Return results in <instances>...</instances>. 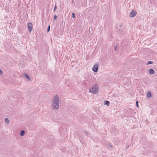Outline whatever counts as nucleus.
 I'll use <instances>...</instances> for the list:
<instances>
[{
  "label": "nucleus",
  "mask_w": 157,
  "mask_h": 157,
  "mask_svg": "<svg viewBox=\"0 0 157 157\" xmlns=\"http://www.w3.org/2000/svg\"><path fill=\"white\" fill-rule=\"evenodd\" d=\"M59 99L57 94H56L52 101V106L53 109H58L59 107Z\"/></svg>",
  "instance_id": "obj_1"
},
{
  "label": "nucleus",
  "mask_w": 157,
  "mask_h": 157,
  "mask_svg": "<svg viewBox=\"0 0 157 157\" xmlns=\"http://www.w3.org/2000/svg\"><path fill=\"white\" fill-rule=\"evenodd\" d=\"M89 91L93 94H97L99 92V87L98 85L96 83L93 87L90 89Z\"/></svg>",
  "instance_id": "obj_2"
},
{
  "label": "nucleus",
  "mask_w": 157,
  "mask_h": 157,
  "mask_svg": "<svg viewBox=\"0 0 157 157\" xmlns=\"http://www.w3.org/2000/svg\"><path fill=\"white\" fill-rule=\"evenodd\" d=\"M99 64L95 63L92 68V70L94 72H97L98 70Z\"/></svg>",
  "instance_id": "obj_3"
},
{
  "label": "nucleus",
  "mask_w": 157,
  "mask_h": 157,
  "mask_svg": "<svg viewBox=\"0 0 157 157\" xmlns=\"http://www.w3.org/2000/svg\"><path fill=\"white\" fill-rule=\"evenodd\" d=\"M137 13L136 11L133 10L130 13L129 16L131 18L134 17L136 16Z\"/></svg>",
  "instance_id": "obj_4"
},
{
  "label": "nucleus",
  "mask_w": 157,
  "mask_h": 157,
  "mask_svg": "<svg viewBox=\"0 0 157 157\" xmlns=\"http://www.w3.org/2000/svg\"><path fill=\"white\" fill-rule=\"evenodd\" d=\"M28 28L29 32H31L33 29V24L31 23L30 22L28 24Z\"/></svg>",
  "instance_id": "obj_5"
},
{
  "label": "nucleus",
  "mask_w": 157,
  "mask_h": 157,
  "mask_svg": "<svg viewBox=\"0 0 157 157\" xmlns=\"http://www.w3.org/2000/svg\"><path fill=\"white\" fill-rule=\"evenodd\" d=\"M148 72L151 75H153L155 73V71L154 70L150 68L148 70Z\"/></svg>",
  "instance_id": "obj_6"
},
{
  "label": "nucleus",
  "mask_w": 157,
  "mask_h": 157,
  "mask_svg": "<svg viewBox=\"0 0 157 157\" xmlns=\"http://www.w3.org/2000/svg\"><path fill=\"white\" fill-rule=\"evenodd\" d=\"M147 96L148 98H151L152 97L151 93V92L149 91L147 94Z\"/></svg>",
  "instance_id": "obj_7"
},
{
  "label": "nucleus",
  "mask_w": 157,
  "mask_h": 157,
  "mask_svg": "<svg viewBox=\"0 0 157 157\" xmlns=\"http://www.w3.org/2000/svg\"><path fill=\"white\" fill-rule=\"evenodd\" d=\"M24 75L25 77L28 80H30L31 79L30 78L27 74L26 73H24Z\"/></svg>",
  "instance_id": "obj_8"
},
{
  "label": "nucleus",
  "mask_w": 157,
  "mask_h": 157,
  "mask_svg": "<svg viewBox=\"0 0 157 157\" xmlns=\"http://www.w3.org/2000/svg\"><path fill=\"white\" fill-rule=\"evenodd\" d=\"M104 103L105 105H106L107 106H109L110 104L109 101L107 100L105 101Z\"/></svg>",
  "instance_id": "obj_9"
},
{
  "label": "nucleus",
  "mask_w": 157,
  "mask_h": 157,
  "mask_svg": "<svg viewBox=\"0 0 157 157\" xmlns=\"http://www.w3.org/2000/svg\"><path fill=\"white\" fill-rule=\"evenodd\" d=\"M25 131L22 130L21 131L20 135L21 136H23L25 135Z\"/></svg>",
  "instance_id": "obj_10"
},
{
  "label": "nucleus",
  "mask_w": 157,
  "mask_h": 157,
  "mask_svg": "<svg viewBox=\"0 0 157 157\" xmlns=\"http://www.w3.org/2000/svg\"><path fill=\"white\" fill-rule=\"evenodd\" d=\"M5 121L6 123L7 124H9L10 123L9 120V119L7 118H5Z\"/></svg>",
  "instance_id": "obj_11"
},
{
  "label": "nucleus",
  "mask_w": 157,
  "mask_h": 157,
  "mask_svg": "<svg viewBox=\"0 0 157 157\" xmlns=\"http://www.w3.org/2000/svg\"><path fill=\"white\" fill-rule=\"evenodd\" d=\"M154 62L153 61H148L146 63V65H149V64H152Z\"/></svg>",
  "instance_id": "obj_12"
},
{
  "label": "nucleus",
  "mask_w": 157,
  "mask_h": 157,
  "mask_svg": "<svg viewBox=\"0 0 157 157\" xmlns=\"http://www.w3.org/2000/svg\"><path fill=\"white\" fill-rule=\"evenodd\" d=\"M84 133L86 134V136H88L89 134L88 132L86 131H84Z\"/></svg>",
  "instance_id": "obj_13"
},
{
  "label": "nucleus",
  "mask_w": 157,
  "mask_h": 157,
  "mask_svg": "<svg viewBox=\"0 0 157 157\" xmlns=\"http://www.w3.org/2000/svg\"><path fill=\"white\" fill-rule=\"evenodd\" d=\"M57 8V7L56 6V4L55 5V6L54 7V10H53V12H54L56 11V9Z\"/></svg>",
  "instance_id": "obj_14"
},
{
  "label": "nucleus",
  "mask_w": 157,
  "mask_h": 157,
  "mask_svg": "<svg viewBox=\"0 0 157 157\" xmlns=\"http://www.w3.org/2000/svg\"><path fill=\"white\" fill-rule=\"evenodd\" d=\"M117 45H114V51H116L117 50Z\"/></svg>",
  "instance_id": "obj_15"
},
{
  "label": "nucleus",
  "mask_w": 157,
  "mask_h": 157,
  "mask_svg": "<svg viewBox=\"0 0 157 157\" xmlns=\"http://www.w3.org/2000/svg\"><path fill=\"white\" fill-rule=\"evenodd\" d=\"M50 25H49L47 28V31L48 32L50 31Z\"/></svg>",
  "instance_id": "obj_16"
},
{
  "label": "nucleus",
  "mask_w": 157,
  "mask_h": 157,
  "mask_svg": "<svg viewBox=\"0 0 157 157\" xmlns=\"http://www.w3.org/2000/svg\"><path fill=\"white\" fill-rule=\"evenodd\" d=\"M75 13H72V17L73 18H75Z\"/></svg>",
  "instance_id": "obj_17"
},
{
  "label": "nucleus",
  "mask_w": 157,
  "mask_h": 157,
  "mask_svg": "<svg viewBox=\"0 0 157 157\" xmlns=\"http://www.w3.org/2000/svg\"><path fill=\"white\" fill-rule=\"evenodd\" d=\"M57 17V16L56 15H55L53 18L54 20H56V19Z\"/></svg>",
  "instance_id": "obj_18"
},
{
  "label": "nucleus",
  "mask_w": 157,
  "mask_h": 157,
  "mask_svg": "<svg viewBox=\"0 0 157 157\" xmlns=\"http://www.w3.org/2000/svg\"><path fill=\"white\" fill-rule=\"evenodd\" d=\"M3 74V71L0 69V75H2Z\"/></svg>",
  "instance_id": "obj_19"
},
{
  "label": "nucleus",
  "mask_w": 157,
  "mask_h": 157,
  "mask_svg": "<svg viewBox=\"0 0 157 157\" xmlns=\"http://www.w3.org/2000/svg\"><path fill=\"white\" fill-rule=\"evenodd\" d=\"M122 31H123V30L122 29H120L119 31V33H123L122 32Z\"/></svg>",
  "instance_id": "obj_20"
},
{
  "label": "nucleus",
  "mask_w": 157,
  "mask_h": 157,
  "mask_svg": "<svg viewBox=\"0 0 157 157\" xmlns=\"http://www.w3.org/2000/svg\"><path fill=\"white\" fill-rule=\"evenodd\" d=\"M136 107H139L138 102V101H136Z\"/></svg>",
  "instance_id": "obj_21"
},
{
  "label": "nucleus",
  "mask_w": 157,
  "mask_h": 157,
  "mask_svg": "<svg viewBox=\"0 0 157 157\" xmlns=\"http://www.w3.org/2000/svg\"><path fill=\"white\" fill-rule=\"evenodd\" d=\"M130 145H129L128 144V145H127V144H126V148H125V149H128L129 146H130Z\"/></svg>",
  "instance_id": "obj_22"
},
{
  "label": "nucleus",
  "mask_w": 157,
  "mask_h": 157,
  "mask_svg": "<svg viewBox=\"0 0 157 157\" xmlns=\"http://www.w3.org/2000/svg\"><path fill=\"white\" fill-rule=\"evenodd\" d=\"M123 26V25L122 24H121L120 26V27H121Z\"/></svg>",
  "instance_id": "obj_23"
},
{
  "label": "nucleus",
  "mask_w": 157,
  "mask_h": 157,
  "mask_svg": "<svg viewBox=\"0 0 157 157\" xmlns=\"http://www.w3.org/2000/svg\"><path fill=\"white\" fill-rule=\"evenodd\" d=\"M109 147H110L111 148H112L113 147V146L111 145H109Z\"/></svg>",
  "instance_id": "obj_24"
},
{
  "label": "nucleus",
  "mask_w": 157,
  "mask_h": 157,
  "mask_svg": "<svg viewBox=\"0 0 157 157\" xmlns=\"http://www.w3.org/2000/svg\"><path fill=\"white\" fill-rule=\"evenodd\" d=\"M116 30H117V31H118V28H116Z\"/></svg>",
  "instance_id": "obj_25"
},
{
  "label": "nucleus",
  "mask_w": 157,
  "mask_h": 157,
  "mask_svg": "<svg viewBox=\"0 0 157 157\" xmlns=\"http://www.w3.org/2000/svg\"><path fill=\"white\" fill-rule=\"evenodd\" d=\"M72 2H73V3H74V1H72Z\"/></svg>",
  "instance_id": "obj_26"
}]
</instances>
